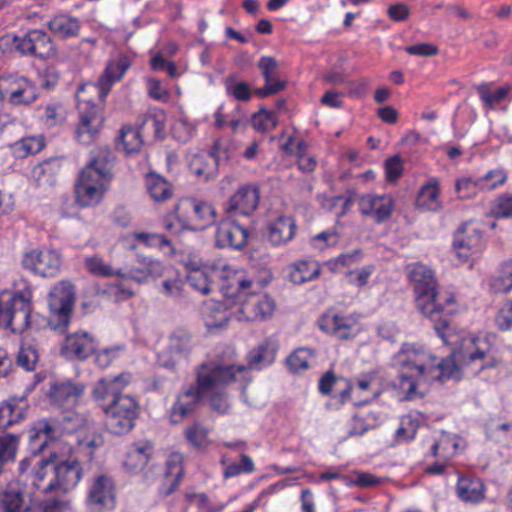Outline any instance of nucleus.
<instances>
[{"instance_id":"4468645a","label":"nucleus","mask_w":512,"mask_h":512,"mask_svg":"<svg viewBox=\"0 0 512 512\" xmlns=\"http://www.w3.org/2000/svg\"><path fill=\"white\" fill-rule=\"evenodd\" d=\"M74 304V293L69 284L61 282L54 286L49 293L48 306L53 316L57 318L58 327H66Z\"/></svg>"},{"instance_id":"5fc2aeb1","label":"nucleus","mask_w":512,"mask_h":512,"mask_svg":"<svg viewBox=\"0 0 512 512\" xmlns=\"http://www.w3.org/2000/svg\"><path fill=\"white\" fill-rule=\"evenodd\" d=\"M208 394L210 395V405L213 410L222 414L228 411L230 405L228 402V395L224 388L214 392H209Z\"/></svg>"},{"instance_id":"f257e3e1","label":"nucleus","mask_w":512,"mask_h":512,"mask_svg":"<svg viewBox=\"0 0 512 512\" xmlns=\"http://www.w3.org/2000/svg\"><path fill=\"white\" fill-rule=\"evenodd\" d=\"M492 336L478 335L463 339L461 347L445 359H437L436 356L426 352L415 344L404 343L398 353V361L402 367L411 369L415 373L411 375L401 374L400 385L405 388L407 384V396L411 398L416 390V380L445 381L452 378L458 371V366L453 357L463 365H469L477 360L482 361L480 370L495 366L493 355Z\"/></svg>"},{"instance_id":"052dcab7","label":"nucleus","mask_w":512,"mask_h":512,"mask_svg":"<svg viewBox=\"0 0 512 512\" xmlns=\"http://www.w3.org/2000/svg\"><path fill=\"white\" fill-rule=\"evenodd\" d=\"M338 379L332 370L325 372L319 379L318 389L322 395H329Z\"/></svg>"},{"instance_id":"423d86ee","label":"nucleus","mask_w":512,"mask_h":512,"mask_svg":"<svg viewBox=\"0 0 512 512\" xmlns=\"http://www.w3.org/2000/svg\"><path fill=\"white\" fill-rule=\"evenodd\" d=\"M31 303L22 294L0 293V327L21 334L32 326Z\"/></svg>"},{"instance_id":"37998d69","label":"nucleus","mask_w":512,"mask_h":512,"mask_svg":"<svg viewBox=\"0 0 512 512\" xmlns=\"http://www.w3.org/2000/svg\"><path fill=\"white\" fill-rule=\"evenodd\" d=\"M39 355L32 344H23L17 354L16 363L26 371H33L38 362Z\"/></svg>"},{"instance_id":"b1692460","label":"nucleus","mask_w":512,"mask_h":512,"mask_svg":"<svg viewBox=\"0 0 512 512\" xmlns=\"http://www.w3.org/2000/svg\"><path fill=\"white\" fill-rule=\"evenodd\" d=\"M248 239V231L235 222H221L216 232V242L220 248L242 249Z\"/></svg>"},{"instance_id":"c9c22d12","label":"nucleus","mask_w":512,"mask_h":512,"mask_svg":"<svg viewBox=\"0 0 512 512\" xmlns=\"http://www.w3.org/2000/svg\"><path fill=\"white\" fill-rule=\"evenodd\" d=\"M203 396V394H199L197 398L196 396H190L188 395V389H186L181 395L178 396L177 401L171 409V421L176 424L190 415L194 411L196 403Z\"/></svg>"},{"instance_id":"49530a36","label":"nucleus","mask_w":512,"mask_h":512,"mask_svg":"<svg viewBox=\"0 0 512 512\" xmlns=\"http://www.w3.org/2000/svg\"><path fill=\"white\" fill-rule=\"evenodd\" d=\"M479 189L483 188V181L472 180V178H461L458 179L455 183V190L458 194V197L461 199H469L474 197Z\"/></svg>"},{"instance_id":"393cba45","label":"nucleus","mask_w":512,"mask_h":512,"mask_svg":"<svg viewBox=\"0 0 512 512\" xmlns=\"http://www.w3.org/2000/svg\"><path fill=\"white\" fill-rule=\"evenodd\" d=\"M296 223L290 216H279L267 225L269 242L279 246L289 242L295 235Z\"/></svg>"},{"instance_id":"9d476101","label":"nucleus","mask_w":512,"mask_h":512,"mask_svg":"<svg viewBox=\"0 0 512 512\" xmlns=\"http://www.w3.org/2000/svg\"><path fill=\"white\" fill-rule=\"evenodd\" d=\"M13 46L22 56L50 59L57 54L54 41L46 31L41 29H30L15 35Z\"/></svg>"},{"instance_id":"39448f33","label":"nucleus","mask_w":512,"mask_h":512,"mask_svg":"<svg viewBox=\"0 0 512 512\" xmlns=\"http://www.w3.org/2000/svg\"><path fill=\"white\" fill-rule=\"evenodd\" d=\"M244 366L223 365L215 361L204 362L196 370V386L188 388V395H207L225 388L236 380V373L243 372Z\"/></svg>"},{"instance_id":"680f3d73","label":"nucleus","mask_w":512,"mask_h":512,"mask_svg":"<svg viewBox=\"0 0 512 512\" xmlns=\"http://www.w3.org/2000/svg\"><path fill=\"white\" fill-rule=\"evenodd\" d=\"M184 282L178 278L166 279L162 283L164 294L172 297H178L183 290Z\"/></svg>"},{"instance_id":"6e6d98bb","label":"nucleus","mask_w":512,"mask_h":512,"mask_svg":"<svg viewBox=\"0 0 512 512\" xmlns=\"http://www.w3.org/2000/svg\"><path fill=\"white\" fill-rule=\"evenodd\" d=\"M506 178V172L502 169H497L489 171L484 177L480 178V181H483V188L493 189L497 185L503 184Z\"/></svg>"},{"instance_id":"f03ea898","label":"nucleus","mask_w":512,"mask_h":512,"mask_svg":"<svg viewBox=\"0 0 512 512\" xmlns=\"http://www.w3.org/2000/svg\"><path fill=\"white\" fill-rule=\"evenodd\" d=\"M407 276L414 284L415 304L418 311L433 322L436 334L447 345L454 344L451 339L454 329L451 326L449 314L444 310V304L453 302L452 297H445L438 291V283L434 271L422 263H412L406 266Z\"/></svg>"},{"instance_id":"864d4df0","label":"nucleus","mask_w":512,"mask_h":512,"mask_svg":"<svg viewBox=\"0 0 512 512\" xmlns=\"http://www.w3.org/2000/svg\"><path fill=\"white\" fill-rule=\"evenodd\" d=\"M492 213L496 218H507L512 215V196H500L492 208Z\"/></svg>"},{"instance_id":"f3484780","label":"nucleus","mask_w":512,"mask_h":512,"mask_svg":"<svg viewBox=\"0 0 512 512\" xmlns=\"http://www.w3.org/2000/svg\"><path fill=\"white\" fill-rule=\"evenodd\" d=\"M0 93L7 94L14 105L30 104L37 98L36 87L27 78L17 75L0 77Z\"/></svg>"},{"instance_id":"bb28decb","label":"nucleus","mask_w":512,"mask_h":512,"mask_svg":"<svg viewBox=\"0 0 512 512\" xmlns=\"http://www.w3.org/2000/svg\"><path fill=\"white\" fill-rule=\"evenodd\" d=\"M278 350V344L274 339L268 338L252 349L247 356V364L250 369L260 370L270 365Z\"/></svg>"},{"instance_id":"f8f14e48","label":"nucleus","mask_w":512,"mask_h":512,"mask_svg":"<svg viewBox=\"0 0 512 512\" xmlns=\"http://www.w3.org/2000/svg\"><path fill=\"white\" fill-rule=\"evenodd\" d=\"M191 347V334L183 329L175 330L169 336L167 348L158 355L159 365L166 369L174 370L178 361L189 355Z\"/></svg>"},{"instance_id":"f704fd0d","label":"nucleus","mask_w":512,"mask_h":512,"mask_svg":"<svg viewBox=\"0 0 512 512\" xmlns=\"http://www.w3.org/2000/svg\"><path fill=\"white\" fill-rule=\"evenodd\" d=\"M44 147L45 141L43 137H27L13 143L11 151L16 159H25L36 155Z\"/></svg>"},{"instance_id":"1a4fd4ad","label":"nucleus","mask_w":512,"mask_h":512,"mask_svg":"<svg viewBox=\"0 0 512 512\" xmlns=\"http://www.w3.org/2000/svg\"><path fill=\"white\" fill-rule=\"evenodd\" d=\"M164 130L165 124L161 119L154 115H148L139 127L124 126L121 129L116 147L119 151H123L126 156H131L139 151L145 134L152 132L154 138L161 139L164 136Z\"/></svg>"},{"instance_id":"603ef678","label":"nucleus","mask_w":512,"mask_h":512,"mask_svg":"<svg viewBox=\"0 0 512 512\" xmlns=\"http://www.w3.org/2000/svg\"><path fill=\"white\" fill-rule=\"evenodd\" d=\"M308 356H309L308 349L301 348V349L295 350L287 358V361H286L289 369L295 373L300 370H306L309 367Z\"/></svg>"},{"instance_id":"774afa93","label":"nucleus","mask_w":512,"mask_h":512,"mask_svg":"<svg viewBox=\"0 0 512 512\" xmlns=\"http://www.w3.org/2000/svg\"><path fill=\"white\" fill-rule=\"evenodd\" d=\"M495 322L497 327L502 331H506L512 328V316L508 311V307L505 306L498 312L495 317Z\"/></svg>"},{"instance_id":"79ce46f5","label":"nucleus","mask_w":512,"mask_h":512,"mask_svg":"<svg viewBox=\"0 0 512 512\" xmlns=\"http://www.w3.org/2000/svg\"><path fill=\"white\" fill-rule=\"evenodd\" d=\"M394 208V201L387 195H375L371 216L377 223L390 218Z\"/></svg>"},{"instance_id":"e2e57ef3","label":"nucleus","mask_w":512,"mask_h":512,"mask_svg":"<svg viewBox=\"0 0 512 512\" xmlns=\"http://www.w3.org/2000/svg\"><path fill=\"white\" fill-rule=\"evenodd\" d=\"M148 93L155 100H166L168 92L162 87L158 79L150 78L147 80Z\"/></svg>"},{"instance_id":"cd10ccee","label":"nucleus","mask_w":512,"mask_h":512,"mask_svg":"<svg viewBox=\"0 0 512 512\" xmlns=\"http://www.w3.org/2000/svg\"><path fill=\"white\" fill-rule=\"evenodd\" d=\"M24 397L11 398L0 403V430H4L26 416L27 405Z\"/></svg>"},{"instance_id":"0e129e2a","label":"nucleus","mask_w":512,"mask_h":512,"mask_svg":"<svg viewBox=\"0 0 512 512\" xmlns=\"http://www.w3.org/2000/svg\"><path fill=\"white\" fill-rule=\"evenodd\" d=\"M499 280L503 286V292H508L512 289V260L506 261L502 264Z\"/></svg>"},{"instance_id":"13d9d810","label":"nucleus","mask_w":512,"mask_h":512,"mask_svg":"<svg viewBox=\"0 0 512 512\" xmlns=\"http://www.w3.org/2000/svg\"><path fill=\"white\" fill-rule=\"evenodd\" d=\"M405 51L410 55L434 56L438 53V48L430 43H418L405 47Z\"/></svg>"},{"instance_id":"4c0bfd02","label":"nucleus","mask_w":512,"mask_h":512,"mask_svg":"<svg viewBox=\"0 0 512 512\" xmlns=\"http://www.w3.org/2000/svg\"><path fill=\"white\" fill-rule=\"evenodd\" d=\"M458 496L463 501L478 502L483 498V484L478 478L460 477L457 483Z\"/></svg>"},{"instance_id":"09e8293b","label":"nucleus","mask_w":512,"mask_h":512,"mask_svg":"<svg viewBox=\"0 0 512 512\" xmlns=\"http://www.w3.org/2000/svg\"><path fill=\"white\" fill-rule=\"evenodd\" d=\"M86 268L94 275L103 277L117 276V270L106 264L102 258L92 256L85 260Z\"/></svg>"},{"instance_id":"7ed1b4c3","label":"nucleus","mask_w":512,"mask_h":512,"mask_svg":"<svg viewBox=\"0 0 512 512\" xmlns=\"http://www.w3.org/2000/svg\"><path fill=\"white\" fill-rule=\"evenodd\" d=\"M33 485L43 493L74 489L83 476V468L75 457L64 458L56 452L39 459L32 469Z\"/></svg>"},{"instance_id":"4be33fe9","label":"nucleus","mask_w":512,"mask_h":512,"mask_svg":"<svg viewBox=\"0 0 512 512\" xmlns=\"http://www.w3.org/2000/svg\"><path fill=\"white\" fill-rule=\"evenodd\" d=\"M131 66L130 58L125 54H120L110 59L97 81V87L101 97H105L112 86L120 81Z\"/></svg>"},{"instance_id":"ddd939ff","label":"nucleus","mask_w":512,"mask_h":512,"mask_svg":"<svg viewBox=\"0 0 512 512\" xmlns=\"http://www.w3.org/2000/svg\"><path fill=\"white\" fill-rule=\"evenodd\" d=\"M80 121L76 129V138L82 144H89L100 130L102 117L98 106L91 100L78 103Z\"/></svg>"},{"instance_id":"c756f323","label":"nucleus","mask_w":512,"mask_h":512,"mask_svg":"<svg viewBox=\"0 0 512 512\" xmlns=\"http://www.w3.org/2000/svg\"><path fill=\"white\" fill-rule=\"evenodd\" d=\"M47 27L54 35L68 39L79 35L81 23L77 17L64 13L52 17L47 22Z\"/></svg>"},{"instance_id":"c85d7f7f","label":"nucleus","mask_w":512,"mask_h":512,"mask_svg":"<svg viewBox=\"0 0 512 512\" xmlns=\"http://www.w3.org/2000/svg\"><path fill=\"white\" fill-rule=\"evenodd\" d=\"M319 328L339 339H348L353 327V321L348 317L339 316L335 313H325L319 319Z\"/></svg>"},{"instance_id":"69168bd1","label":"nucleus","mask_w":512,"mask_h":512,"mask_svg":"<svg viewBox=\"0 0 512 512\" xmlns=\"http://www.w3.org/2000/svg\"><path fill=\"white\" fill-rule=\"evenodd\" d=\"M252 284L253 283L251 280H247V279L240 280L237 282L236 292L235 293L231 292L228 295L231 298H234L235 301H237L241 304H244L246 302V298L248 296V289L251 288Z\"/></svg>"},{"instance_id":"dca6fc26","label":"nucleus","mask_w":512,"mask_h":512,"mask_svg":"<svg viewBox=\"0 0 512 512\" xmlns=\"http://www.w3.org/2000/svg\"><path fill=\"white\" fill-rule=\"evenodd\" d=\"M483 246L481 231L471 224L461 225L454 234L453 249L461 262L468 261L470 256L480 252Z\"/></svg>"},{"instance_id":"ea45409f","label":"nucleus","mask_w":512,"mask_h":512,"mask_svg":"<svg viewBox=\"0 0 512 512\" xmlns=\"http://www.w3.org/2000/svg\"><path fill=\"white\" fill-rule=\"evenodd\" d=\"M227 95L238 101H249L252 97L251 88L248 83L239 81L235 75H230L224 80Z\"/></svg>"},{"instance_id":"58836bf2","label":"nucleus","mask_w":512,"mask_h":512,"mask_svg":"<svg viewBox=\"0 0 512 512\" xmlns=\"http://www.w3.org/2000/svg\"><path fill=\"white\" fill-rule=\"evenodd\" d=\"M321 272V268L316 262L300 261L296 263L290 274L289 279L294 284H303L304 282L316 279Z\"/></svg>"},{"instance_id":"4d7b16f0","label":"nucleus","mask_w":512,"mask_h":512,"mask_svg":"<svg viewBox=\"0 0 512 512\" xmlns=\"http://www.w3.org/2000/svg\"><path fill=\"white\" fill-rule=\"evenodd\" d=\"M252 305L263 318L271 316L275 308L273 299L267 295L258 296Z\"/></svg>"},{"instance_id":"e433bc0d","label":"nucleus","mask_w":512,"mask_h":512,"mask_svg":"<svg viewBox=\"0 0 512 512\" xmlns=\"http://www.w3.org/2000/svg\"><path fill=\"white\" fill-rule=\"evenodd\" d=\"M151 455L152 446L150 444L135 445L128 451L124 464L127 469L137 472L148 464Z\"/></svg>"},{"instance_id":"bf43d9fd","label":"nucleus","mask_w":512,"mask_h":512,"mask_svg":"<svg viewBox=\"0 0 512 512\" xmlns=\"http://www.w3.org/2000/svg\"><path fill=\"white\" fill-rule=\"evenodd\" d=\"M426 142V138L414 130L407 132L401 139L402 145L411 150H417L424 146Z\"/></svg>"},{"instance_id":"338daca9","label":"nucleus","mask_w":512,"mask_h":512,"mask_svg":"<svg viewBox=\"0 0 512 512\" xmlns=\"http://www.w3.org/2000/svg\"><path fill=\"white\" fill-rule=\"evenodd\" d=\"M388 16L397 22L404 21L409 16V8L402 3L389 6L387 10Z\"/></svg>"},{"instance_id":"3c124183","label":"nucleus","mask_w":512,"mask_h":512,"mask_svg":"<svg viewBox=\"0 0 512 512\" xmlns=\"http://www.w3.org/2000/svg\"><path fill=\"white\" fill-rule=\"evenodd\" d=\"M258 68L261 71L262 76L266 83H274V81L278 80L276 78L277 70H278V62L272 56H262L260 57L258 63Z\"/></svg>"},{"instance_id":"72a5a7b5","label":"nucleus","mask_w":512,"mask_h":512,"mask_svg":"<svg viewBox=\"0 0 512 512\" xmlns=\"http://www.w3.org/2000/svg\"><path fill=\"white\" fill-rule=\"evenodd\" d=\"M437 181L431 180L423 185L416 197V206L423 210L437 211L441 208Z\"/></svg>"},{"instance_id":"a18cd8bd","label":"nucleus","mask_w":512,"mask_h":512,"mask_svg":"<svg viewBox=\"0 0 512 512\" xmlns=\"http://www.w3.org/2000/svg\"><path fill=\"white\" fill-rule=\"evenodd\" d=\"M187 441L197 448L206 447L209 444L208 430L200 423H194L185 429Z\"/></svg>"},{"instance_id":"6e6552de","label":"nucleus","mask_w":512,"mask_h":512,"mask_svg":"<svg viewBox=\"0 0 512 512\" xmlns=\"http://www.w3.org/2000/svg\"><path fill=\"white\" fill-rule=\"evenodd\" d=\"M105 426L114 435H123L131 431L138 417V403L130 395L120 397L115 403L106 405Z\"/></svg>"},{"instance_id":"a878e982","label":"nucleus","mask_w":512,"mask_h":512,"mask_svg":"<svg viewBox=\"0 0 512 512\" xmlns=\"http://www.w3.org/2000/svg\"><path fill=\"white\" fill-rule=\"evenodd\" d=\"M85 386L70 381L54 383L49 391L50 399L60 406L74 405L83 395Z\"/></svg>"},{"instance_id":"6ab92c4d","label":"nucleus","mask_w":512,"mask_h":512,"mask_svg":"<svg viewBox=\"0 0 512 512\" xmlns=\"http://www.w3.org/2000/svg\"><path fill=\"white\" fill-rule=\"evenodd\" d=\"M23 266L43 277H54L61 266L60 254L55 250L31 251L25 254Z\"/></svg>"},{"instance_id":"20e7f679","label":"nucleus","mask_w":512,"mask_h":512,"mask_svg":"<svg viewBox=\"0 0 512 512\" xmlns=\"http://www.w3.org/2000/svg\"><path fill=\"white\" fill-rule=\"evenodd\" d=\"M108 162H88L75 183V197L81 207L97 205L104 194V182L112 178Z\"/></svg>"},{"instance_id":"8fccbe9b","label":"nucleus","mask_w":512,"mask_h":512,"mask_svg":"<svg viewBox=\"0 0 512 512\" xmlns=\"http://www.w3.org/2000/svg\"><path fill=\"white\" fill-rule=\"evenodd\" d=\"M219 162H190L189 170L197 178L207 181L215 177Z\"/></svg>"},{"instance_id":"de8ad7c7","label":"nucleus","mask_w":512,"mask_h":512,"mask_svg":"<svg viewBox=\"0 0 512 512\" xmlns=\"http://www.w3.org/2000/svg\"><path fill=\"white\" fill-rule=\"evenodd\" d=\"M277 124L274 113L261 110L255 113L251 118L252 127L259 132H266L273 129Z\"/></svg>"},{"instance_id":"7c9ffc66","label":"nucleus","mask_w":512,"mask_h":512,"mask_svg":"<svg viewBox=\"0 0 512 512\" xmlns=\"http://www.w3.org/2000/svg\"><path fill=\"white\" fill-rule=\"evenodd\" d=\"M476 90L483 105L489 109H495L508 98L511 87L508 85L496 87L490 83H482Z\"/></svg>"},{"instance_id":"c03bdc74","label":"nucleus","mask_w":512,"mask_h":512,"mask_svg":"<svg viewBox=\"0 0 512 512\" xmlns=\"http://www.w3.org/2000/svg\"><path fill=\"white\" fill-rule=\"evenodd\" d=\"M187 282L194 290L201 292L203 295H208L211 292V284L208 281L207 274L198 267H192L189 270Z\"/></svg>"},{"instance_id":"9b49d317","label":"nucleus","mask_w":512,"mask_h":512,"mask_svg":"<svg viewBox=\"0 0 512 512\" xmlns=\"http://www.w3.org/2000/svg\"><path fill=\"white\" fill-rule=\"evenodd\" d=\"M87 512H111L116 506L114 481L107 475L98 476L86 499Z\"/></svg>"},{"instance_id":"a19ab883","label":"nucleus","mask_w":512,"mask_h":512,"mask_svg":"<svg viewBox=\"0 0 512 512\" xmlns=\"http://www.w3.org/2000/svg\"><path fill=\"white\" fill-rule=\"evenodd\" d=\"M354 196L337 195L326 197L322 201V206L328 211L333 212L337 217H342L351 209L355 201Z\"/></svg>"},{"instance_id":"0eeeda50","label":"nucleus","mask_w":512,"mask_h":512,"mask_svg":"<svg viewBox=\"0 0 512 512\" xmlns=\"http://www.w3.org/2000/svg\"><path fill=\"white\" fill-rule=\"evenodd\" d=\"M175 213L183 228L189 230H203L216 221L215 208L196 198H183L176 207Z\"/></svg>"},{"instance_id":"412c9836","label":"nucleus","mask_w":512,"mask_h":512,"mask_svg":"<svg viewBox=\"0 0 512 512\" xmlns=\"http://www.w3.org/2000/svg\"><path fill=\"white\" fill-rule=\"evenodd\" d=\"M96 348L94 337L88 332L79 331L67 335L61 352L68 359L83 361L94 354Z\"/></svg>"},{"instance_id":"5701e85b","label":"nucleus","mask_w":512,"mask_h":512,"mask_svg":"<svg viewBox=\"0 0 512 512\" xmlns=\"http://www.w3.org/2000/svg\"><path fill=\"white\" fill-rule=\"evenodd\" d=\"M57 438V427L46 419H41L28 430L29 450L34 456L40 454Z\"/></svg>"},{"instance_id":"aec40b11","label":"nucleus","mask_w":512,"mask_h":512,"mask_svg":"<svg viewBox=\"0 0 512 512\" xmlns=\"http://www.w3.org/2000/svg\"><path fill=\"white\" fill-rule=\"evenodd\" d=\"M129 380L122 374L113 378L99 379L92 390L93 399L98 403L102 410H105L106 405L115 403L123 394L124 388L127 386Z\"/></svg>"},{"instance_id":"2f4dec72","label":"nucleus","mask_w":512,"mask_h":512,"mask_svg":"<svg viewBox=\"0 0 512 512\" xmlns=\"http://www.w3.org/2000/svg\"><path fill=\"white\" fill-rule=\"evenodd\" d=\"M29 508L24 506L23 491L9 485L0 492V512H25Z\"/></svg>"},{"instance_id":"473e14b6","label":"nucleus","mask_w":512,"mask_h":512,"mask_svg":"<svg viewBox=\"0 0 512 512\" xmlns=\"http://www.w3.org/2000/svg\"><path fill=\"white\" fill-rule=\"evenodd\" d=\"M145 185L151 198L157 202H163L171 198L170 184L159 174L151 171L145 177Z\"/></svg>"},{"instance_id":"2eb2a0df","label":"nucleus","mask_w":512,"mask_h":512,"mask_svg":"<svg viewBox=\"0 0 512 512\" xmlns=\"http://www.w3.org/2000/svg\"><path fill=\"white\" fill-rule=\"evenodd\" d=\"M258 204V187L244 185L224 203V210L229 217L250 216L257 209Z\"/></svg>"},{"instance_id":"a211bd4d","label":"nucleus","mask_w":512,"mask_h":512,"mask_svg":"<svg viewBox=\"0 0 512 512\" xmlns=\"http://www.w3.org/2000/svg\"><path fill=\"white\" fill-rule=\"evenodd\" d=\"M137 265L125 266L117 270V277L133 280L137 283L148 282L149 279L161 277L164 274V265L158 260L137 255Z\"/></svg>"}]
</instances>
